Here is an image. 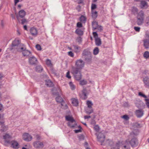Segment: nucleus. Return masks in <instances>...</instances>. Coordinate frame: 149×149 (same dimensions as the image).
I'll list each match as a JSON object with an SVG mask.
<instances>
[{"instance_id": "nucleus-5", "label": "nucleus", "mask_w": 149, "mask_h": 149, "mask_svg": "<svg viewBox=\"0 0 149 149\" xmlns=\"http://www.w3.org/2000/svg\"><path fill=\"white\" fill-rule=\"evenodd\" d=\"M106 133L104 131H102L99 133H96V135L97 136V138L98 141L102 143L104 141L105 139V134Z\"/></svg>"}, {"instance_id": "nucleus-10", "label": "nucleus", "mask_w": 149, "mask_h": 149, "mask_svg": "<svg viewBox=\"0 0 149 149\" xmlns=\"http://www.w3.org/2000/svg\"><path fill=\"white\" fill-rule=\"evenodd\" d=\"M88 93V91L86 88H84L80 94V96L82 99L85 100L87 98V95Z\"/></svg>"}, {"instance_id": "nucleus-35", "label": "nucleus", "mask_w": 149, "mask_h": 149, "mask_svg": "<svg viewBox=\"0 0 149 149\" xmlns=\"http://www.w3.org/2000/svg\"><path fill=\"white\" fill-rule=\"evenodd\" d=\"M120 144L117 143L115 145L113 146V145L111 146L112 149H119V146Z\"/></svg>"}, {"instance_id": "nucleus-20", "label": "nucleus", "mask_w": 149, "mask_h": 149, "mask_svg": "<svg viewBox=\"0 0 149 149\" xmlns=\"http://www.w3.org/2000/svg\"><path fill=\"white\" fill-rule=\"evenodd\" d=\"M143 45L145 48H149V40L145 39L143 40Z\"/></svg>"}, {"instance_id": "nucleus-31", "label": "nucleus", "mask_w": 149, "mask_h": 149, "mask_svg": "<svg viewBox=\"0 0 149 149\" xmlns=\"http://www.w3.org/2000/svg\"><path fill=\"white\" fill-rule=\"evenodd\" d=\"M106 143L112 146L113 143V141L110 139H108L106 141Z\"/></svg>"}, {"instance_id": "nucleus-37", "label": "nucleus", "mask_w": 149, "mask_h": 149, "mask_svg": "<svg viewBox=\"0 0 149 149\" xmlns=\"http://www.w3.org/2000/svg\"><path fill=\"white\" fill-rule=\"evenodd\" d=\"M143 56L146 59L148 58L149 57V52L148 51L145 52L143 55Z\"/></svg>"}, {"instance_id": "nucleus-18", "label": "nucleus", "mask_w": 149, "mask_h": 149, "mask_svg": "<svg viewBox=\"0 0 149 149\" xmlns=\"http://www.w3.org/2000/svg\"><path fill=\"white\" fill-rule=\"evenodd\" d=\"M3 138L5 140V141L6 143H10V141L8 139L11 138V136L8 134H6L3 136Z\"/></svg>"}, {"instance_id": "nucleus-16", "label": "nucleus", "mask_w": 149, "mask_h": 149, "mask_svg": "<svg viewBox=\"0 0 149 149\" xmlns=\"http://www.w3.org/2000/svg\"><path fill=\"white\" fill-rule=\"evenodd\" d=\"M20 43V41L19 40L15 39L12 43V47L11 48V50H12L15 47H16V46L19 45Z\"/></svg>"}, {"instance_id": "nucleus-33", "label": "nucleus", "mask_w": 149, "mask_h": 149, "mask_svg": "<svg viewBox=\"0 0 149 149\" xmlns=\"http://www.w3.org/2000/svg\"><path fill=\"white\" fill-rule=\"evenodd\" d=\"M92 16L93 18H96L97 16V13L96 11H94L93 10H91Z\"/></svg>"}, {"instance_id": "nucleus-41", "label": "nucleus", "mask_w": 149, "mask_h": 149, "mask_svg": "<svg viewBox=\"0 0 149 149\" xmlns=\"http://www.w3.org/2000/svg\"><path fill=\"white\" fill-rule=\"evenodd\" d=\"M46 64L49 66H51L52 65V64L51 63V61L49 59H47L46 61Z\"/></svg>"}, {"instance_id": "nucleus-49", "label": "nucleus", "mask_w": 149, "mask_h": 149, "mask_svg": "<svg viewBox=\"0 0 149 149\" xmlns=\"http://www.w3.org/2000/svg\"><path fill=\"white\" fill-rule=\"evenodd\" d=\"M122 118L126 120H128L129 119V118L127 115H124L122 116Z\"/></svg>"}, {"instance_id": "nucleus-54", "label": "nucleus", "mask_w": 149, "mask_h": 149, "mask_svg": "<svg viewBox=\"0 0 149 149\" xmlns=\"http://www.w3.org/2000/svg\"><path fill=\"white\" fill-rule=\"evenodd\" d=\"M93 35L94 36V38H95H95H98V34L96 32H93Z\"/></svg>"}, {"instance_id": "nucleus-12", "label": "nucleus", "mask_w": 149, "mask_h": 149, "mask_svg": "<svg viewBox=\"0 0 149 149\" xmlns=\"http://www.w3.org/2000/svg\"><path fill=\"white\" fill-rule=\"evenodd\" d=\"M22 137L23 139L26 141H30L32 139V136L27 133H25L23 134Z\"/></svg>"}, {"instance_id": "nucleus-59", "label": "nucleus", "mask_w": 149, "mask_h": 149, "mask_svg": "<svg viewBox=\"0 0 149 149\" xmlns=\"http://www.w3.org/2000/svg\"><path fill=\"white\" fill-rule=\"evenodd\" d=\"M97 29L98 30L100 31L102 30L103 29L102 27L101 26H99V27Z\"/></svg>"}, {"instance_id": "nucleus-9", "label": "nucleus", "mask_w": 149, "mask_h": 149, "mask_svg": "<svg viewBox=\"0 0 149 149\" xmlns=\"http://www.w3.org/2000/svg\"><path fill=\"white\" fill-rule=\"evenodd\" d=\"M84 62L81 60H78L76 61L75 65L76 67L79 69H81L84 67Z\"/></svg>"}, {"instance_id": "nucleus-40", "label": "nucleus", "mask_w": 149, "mask_h": 149, "mask_svg": "<svg viewBox=\"0 0 149 149\" xmlns=\"http://www.w3.org/2000/svg\"><path fill=\"white\" fill-rule=\"evenodd\" d=\"M69 84L70 86V88L72 90H74L75 89V86L74 85V84H73L72 82H70L69 83Z\"/></svg>"}, {"instance_id": "nucleus-32", "label": "nucleus", "mask_w": 149, "mask_h": 149, "mask_svg": "<svg viewBox=\"0 0 149 149\" xmlns=\"http://www.w3.org/2000/svg\"><path fill=\"white\" fill-rule=\"evenodd\" d=\"M76 33L79 35H82L83 34V32L82 30L80 29H77L75 31Z\"/></svg>"}, {"instance_id": "nucleus-50", "label": "nucleus", "mask_w": 149, "mask_h": 149, "mask_svg": "<svg viewBox=\"0 0 149 149\" xmlns=\"http://www.w3.org/2000/svg\"><path fill=\"white\" fill-rule=\"evenodd\" d=\"M134 29L136 31L139 32L140 31V28L139 27H134Z\"/></svg>"}, {"instance_id": "nucleus-57", "label": "nucleus", "mask_w": 149, "mask_h": 149, "mask_svg": "<svg viewBox=\"0 0 149 149\" xmlns=\"http://www.w3.org/2000/svg\"><path fill=\"white\" fill-rule=\"evenodd\" d=\"M21 23L22 24H24L26 22V20L25 19H23L21 20Z\"/></svg>"}, {"instance_id": "nucleus-61", "label": "nucleus", "mask_w": 149, "mask_h": 149, "mask_svg": "<svg viewBox=\"0 0 149 149\" xmlns=\"http://www.w3.org/2000/svg\"><path fill=\"white\" fill-rule=\"evenodd\" d=\"M88 143L87 142H85L84 144V146L86 148L88 147Z\"/></svg>"}, {"instance_id": "nucleus-30", "label": "nucleus", "mask_w": 149, "mask_h": 149, "mask_svg": "<svg viewBox=\"0 0 149 149\" xmlns=\"http://www.w3.org/2000/svg\"><path fill=\"white\" fill-rule=\"evenodd\" d=\"M73 47L74 48V51L76 53H78L80 52V47L78 46L74 45Z\"/></svg>"}, {"instance_id": "nucleus-51", "label": "nucleus", "mask_w": 149, "mask_h": 149, "mask_svg": "<svg viewBox=\"0 0 149 149\" xmlns=\"http://www.w3.org/2000/svg\"><path fill=\"white\" fill-rule=\"evenodd\" d=\"M36 48L38 50H40L41 49L40 46L39 44H37L36 45Z\"/></svg>"}, {"instance_id": "nucleus-48", "label": "nucleus", "mask_w": 149, "mask_h": 149, "mask_svg": "<svg viewBox=\"0 0 149 149\" xmlns=\"http://www.w3.org/2000/svg\"><path fill=\"white\" fill-rule=\"evenodd\" d=\"M76 40L78 42L80 43L82 41V38L80 37H78L77 38Z\"/></svg>"}, {"instance_id": "nucleus-58", "label": "nucleus", "mask_w": 149, "mask_h": 149, "mask_svg": "<svg viewBox=\"0 0 149 149\" xmlns=\"http://www.w3.org/2000/svg\"><path fill=\"white\" fill-rule=\"evenodd\" d=\"M3 105L2 104L0 103V111H2L3 109Z\"/></svg>"}, {"instance_id": "nucleus-27", "label": "nucleus", "mask_w": 149, "mask_h": 149, "mask_svg": "<svg viewBox=\"0 0 149 149\" xmlns=\"http://www.w3.org/2000/svg\"><path fill=\"white\" fill-rule=\"evenodd\" d=\"M71 100L72 103L74 106H77L78 105V102L77 99L76 98H72Z\"/></svg>"}, {"instance_id": "nucleus-64", "label": "nucleus", "mask_w": 149, "mask_h": 149, "mask_svg": "<svg viewBox=\"0 0 149 149\" xmlns=\"http://www.w3.org/2000/svg\"><path fill=\"white\" fill-rule=\"evenodd\" d=\"M68 106H67V105L66 104H65V107H64V109H67L68 108Z\"/></svg>"}, {"instance_id": "nucleus-3", "label": "nucleus", "mask_w": 149, "mask_h": 149, "mask_svg": "<svg viewBox=\"0 0 149 149\" xmlns=\"http://www.w3.org/2000/svg\"><path fill=\"white\" fill-rule=\"evenodd\" d=\"M65 119L66 120L69 121L68 123V125L70 128L74 129L77 127V124L72 117L69 115L67 116H65Z\"/></svg>"}, {"instance_id": "nucleus-43", "label": "nucleus", "mask_w": 149, "mask_h": 149, "mask_svg": "<svg viewBox=\"0 0 149 149\" xmlns=\"http://www.w3.org/2000/svg\"><path fill=\"white\" fill-rule=\"evenodd\" d=\"M87 81L86 80H83L80 81V84L82 85H84L86 84H87Z\"/></svg>"}, {"instance_id": "nucleus-60", "label": "nucleus", "mask_w": 149, "mask_h": 149, "mask_svg": "<svg viewBox=\"0 0 149 149\" xmlns=\"http://www.w3.org/2000/svg\"><path fill=\"white\" fill-rule=\"evenodd\" d=\"M91 117L90 116H84L85 119H88L91 118Z\"/></svg>"}, {"instance_id": "nucleus-24", "label": "nucleus", "mask_w": 149, "mask_h": 149, "mask_svg": "<svg viewBox=\"0 0 149 149\" xmlns=\"http://www.w3.org/2000/svg\"><path fill=\"white\" fill-rule=\"evenodd\" d=\"M141 7L142 8H147L148 6L147 2L143 1H141Z\"/></svg>"}, {"instance_id": "nucleus-56", "label": "nucleus", "mask_w": 149, "mask_h": 149, "mask_svg": "<svg viewBox=\"0 0 149 149\" xmlns=\"http://www.w3.org/2000/svg\"><path fill=\"white\" fill-rule=\"evenodd\" d=\"M77 26L78 27L80 28L82 27V24L81 22H78L77 24Z\"/></svg>"}, {"instance_id": "nucleus-44", "label": "nucleus", "mask_w": 149, "mask_h": 149, "mask_svg": "<svg viewBox=\"0 0 149 149\" xmlns=\"http://www.w3.org/2000/svg\"><path fill=\"white\" fill-rule=\"evenodd\" d=\"M97 8L96 5L93 3H92L91 4V10H93Z\"/></svg>"}, {"instance_id": "nucleus-14", "label": "nucleus", "mask_w": 149, "mask_h": 149, "mask_svg": "<svg viewBox=\"0 0 149 149\" xmlns=\"http://www.w3.org/2000/svg\"><path fill=\"white\" fill-rule=\"evenodd\" d=\"M22 52V53L24 56L29 57L31 56V52L29 51L26 50L24 48Z\"/></svg>"}, {"instance_id": "nucleus-39", "label": "nucleus", "mask_w": 149, "mask_h": 149, "mask_svg": "<svg viewBox=\"0 0 149 149\" xmlns=\"http://www.w3.org/2000/svg\"><path fill=\"white\" fill-rule=\"evenodd\" d=\"M80 20L81 22L84 23L86 21L85 17L83 16H81L80 18Z\"/></svg>"}, {"instance_id": "nucleus-63", "label": "nucleus", "mask_w": 149, "mask_h": 149, "mask_svg": "<svg viewBox=\"0 0 149 149\" xmlns=\"http://www.w3.org/2000/svg\"><path fill=\"white\" fill-rule=\"evenodd\" d=\"M3 77V75L2 74L0 73V80H1Z\"/></svg>"}, {"instance_id": "nucleus-52", "label": "nucleus", "mask_w": 149, "mask_h": 149, "mask_svg": "<svg viewBox=\"0 0 149 149\" xmlns=\"http://www.w3.org/2000/svg\"><path fill=\"white\" fill-rule=\"evenodd\" d=\"M68 55L71 57H73L74 55L73 53L71 51H70L68 52Z\"/></svg>"}, {"instance_id": "nucleus-4", "label": "nucleus", "mask_w": 149, "mask_h": 149, "mask_svg": "<svg viewBox=\"0 0 149 149\" xmlns=\"http://www.w3.org/2000/svg\"><path fill=\"white\" fill-rule=\"evenodd\" d=\"M82 57L86 61H89L92 59L91 54V52L87 49L84 50L82 53Z\"/></svg>"}, {"instance_id": "nucleus-2", "label": "nucleus", "mask_w": 149, "mask_h": 149, "mask_svg": "<svg viewBox=\"0 0 149 149\" xmlns=\"http://www.w3.org/2000/svg\"><path fill=\"white\" fill-rule=\"evenodd\" d=\"M81 70L76 67H73L72 68L71 73L73 74L74 78L77 80H80L81 78Z\"/></svg>"}, {"instance_id": "nucleus-36", "label": "nucleus", "mask_w": 149, "mask_h": 149, "mask_svg": "<svg viewBox=\"0 0 149 149\" xmlns=\"http://www.w3.org/2000/svg\"><path fill=\"white\" fill-rule=\"evenodd\" d=\"M99 52V49L97 47H95L93 50V53L95 55L97 54Z\"/></svg>"}, {"instance_id": "nucleus-34", "label": "nucleus", "mask_w": 149, "mask_h": 149, "mask_svg": "<svg viewBox=\"0 0 149 149\" xmlns=\"http://www.w3.org/2000/svg\"><path fill=\"white\" fill-rule=\"evenodd\" d=\"M43 70V68L40 65H38L36 67V70L39 72H40Z\"/></svg>"}, {"instance_id": "nucleus-22", "label": "nucleus", "mask_w": 149, "mask_h": 149, "mask_svg": "<svg viewBox=\"0 0 149 149\" xmlns=\"http://www.w3.org/2000/svg\"><path fill=\"white\" fill-rule=\"evenodd\" d=\"M45 84L48 87H52L53 86V84L49 79H47L45 80Z\"/></svg>"}, {"instance_id": "nucleus-38", "label": "nucleus", "mask_w": 149, "mask_h": 149, "mask_svg": "<svg viewBox=\"0 0 149 149\" xmlns=\"http://www.w3.org/2000/svg\"><path fill=\"white\" fill-rule=\"evenodd\" d=\"M132 12L134 14H137L138 12V9L136 7H133L132 10Z\"/></svg>"}, {"instance_id": "nucleus-62", "label": "nucleus", "mask_w": 149, "mask_h": 149, "mask_svg": "<svg viewBox=\"0 0 149 149\" xmlns=\"http://www.w3.org/2000/svg\"><path fill=\"white\" fill-rule=\"evenodd\" d=\"M19 0H14L15 5H16V4L19 2Z\"/></svg>"}, {"instance_id": "nucleus-45", "label": "nucleus", "mask_w": 149, "mask_h": 149, "mask_svg": "<svg viewBox=\"0 0 149 149\" xmlns=\"http://www.w3.org/2000/svg\"><path fill=\"white\" fill-rule=\"evenodd\" d=\"M78 127L79 128V130H74V132L75 133H77L79 132H81V127L80 126H78Z\"/></svg>"}, {"instance_id": "nucleus-17", "label": "nucleus", "mask_w": 149, "mask_h": 149, "mask_svg": "<svg viewBox=\"0 0 149 149\" xmlns=\"http://www.w3.org/2000/svg\"><path fill=\"white\" fill-rule=\"evenodd\" d=\"M135 113L137 117L140 118L143 116V111L142 110L139 109L136 111Z\"/></svg>"}, {"instance_id": "nucleus-11", "label": "nucleus", "mask_w": 149, "mask_h": 149, "mask_svg": "<svg viewBox=\"0 0 149 149\" xmlns=\"http://www.w3.org/2000/svg\"><path fill=\"white\" fill-rule=\"evenodd\" d=\"M28 61L29 64L31 65H36L38 62L37 59L34 56L29 57Z\"/></svg>"}, {"instance_id": "nucleus-13", "label": "nucleus", "mask_w": 149, "mask_h": 149, "mask_svg": "<svg viewBox=\"0 0 149 149\" xmlns=\"http://www.w3.org/2000/svg\"><path fill=\"white\" fill-rule=\"evenodd\" d=\"M33 146L36 148H42L43 147L44 145L40 141H37L33 143Z\"/></svg>"}, {"instance_id": "nucleus-29", "label": "nucleus", "mask_w": 149, "mask_h": 149, "mask_svg": "<svg viewBox=\"0 0 149 149\" xmlns=\"http://www.w3.org/2000/svg\"><path fill=\"white\" fill-rule=\"evenodd\" d=\"M21 45L19 44V45H18L16 46V47H15L13 49H16L17 51L18 52H21L23 51L24 49V47H21Z\"/></svg>"}, {"instance_id": "nucleus-6", "label": "nucleus", "mask_w": 149, "mask_h": 149, "mask_svg": "<svg viewBox=\"0 0 149 149\" xmlns=\"http://www.w3.org/2000/svg\"><path fill=\"white\" fill-rule=\"evenodd\" d=\"M143 12L142 11H141L137 15L136 22L138 25H140L142 24L143 21Z\"/></svg>"}, {"instance_id": "nucleus-28", "label": "nucleus", "mask_w": 149, "mask_h": 149, "mask_svg": "<svg viewBox=\"0 0 149 149\" xmlns=\"http://www.w3.org/2000/svg\"><path fill=\"white\" fill-rule=\"evenodd\" d=\"M101 41L99 38H97L95 39V44L96 45L99 46L101 44Z\"/></svg>"}, {"instance_id": "nucleus-42", "label": "nucleus", "mask_w": 149, "mask_h": 149, "mask_svg": "<svg viewBox=\"0 0 149 149\" xmlns=\"http://www.w3.org/2000/svg\"><path fill=\"white\" fill-rule=\"evenodd\" d=\"M94 130L97 132H98L100 130V127L98 125H95L94 127Z\"/></svg>"}, {"instance_id": "nucleus-47", "label": "nucleus", "mask_w": 149, "mask_h": 149, "mask_svg": "<svg viewBox=\"0 0 149 149\" xmlns=\"http://www.w3.org/2000/svg\"><path fill=\"white\" fill-rule=\"evenodd\" d=\"M139 95L141 97H143L146 98H147V96L144 94H143L142 93L140 92L139 93Z\"/></svg>"}, {"instance_id": "nucleus-46", "label": "nucleus", "mask_w": 149, "mask_h": 149, "mask_svg": "<svg viewBox=\"0 0 149 149\" xmlns=\"http://www.w3.org/2000/svg\"><path fill=\"white\" fill-rule=\"evenodd\" d=\"M145 100L146 101V104L147 107L149 108V99H146Z\"/></svg>"}, {"instance_id": "nucleus-7", "label": "nucleus", "mask_w": 149, "mask_h": 149, "mask_svg": "<svg viewBox=\"0 0 149 149\" xmlns=\"http://www.w3.org/2000/svg\"><path fill=\"white\" fill-rule=\"evenodd\" d=\"M120 146L122 149H130V146L128 139H127L125 141H121Z\"/></svg>"}, {"instance_id": "nucleus-19", "label": "nucleus", "mask_w": 149, "mask_h": 149, "mask_svg": "<svg viewBox=\"0 0 149 149\" xmlns=\"http://www.w3.org/2000/svg\"><path fill=\"white\" fill-rule=\"evenodd\" d=\"M56 100L57 102L61 103V105H63L64 101L63 100V99L61 97L58 96L56 97Z\"/></svg>"}, {"instance_id": "nucleus-25", "label": "nucleus", "mask_w": 149, "mask_h": 149, "mask_svg": "<svg viewBox=\"0 0 149 149\" xmlns=\"http://www.w3.org/2000/svg\"><path fill=\"white\" fill-rule=\"evenodd\" d=\"M11 145L12 147L15 149H17L19 148L18 143L16 141H11Z\"/></svg>"}, {"instance_id": "nucleus-23", "label": "nucleus", "mask_w": 149, "mask_h": 149, "mask_svg": "<svg viewBox=\"0 0 149 149\" xmlns=\"http://www.w3.org/2000/svg\"><path fill=\"white\" fill-rule=\"evenodd\" d=\"M92 25L93 30L97 29L99 27L97 22L95 21H94L92 22Z\"/></svg>"}, {"instance_id": "nucleus-26", "label": "nucleus", "mask_w": 149, "mask_h": 149, "mask_svg": "<svg viewBox=\"0 0 149 149\" xmlns=\"http://www.w3.org/2000/svg\"><path fill=\"white\" fill-rule=\"evenodd\" d=\"M26 15V12L23 10H22L19 11V16L20 17L22 18L24 17Z\"/></svg>"}, {"instance_id": "nucleus-53", "label": "nucleus", "mask_w": 149, "mask_h": 149, "mask_svg": "<svg viewBox=\"0 0 149 149\" xmlns=\"http://www.w3.org/2000/svg\"><path fill=\"white\" fill-rule=\"evenodd\" d=\"M79 139L80 140H82L84 139V137L83 135H81L79 136Z\"/></svg>"}, {"instance_id": "nucleus-21", "label": "nucleus", "mask_w": 149, "mask_h": 149, "mask_svg": "<svg viewBox=\"0 0 149 149\" xmlns=\"http://www.w3.org/2000/svg\"><path fill=\"white\" fill-rule=\"evenodd\" d=\"M143 81L145 85L147 87H149V78L147 77H145L143 78Z\"/></svg>"}, {"instance_id": "nucleus-1", "label": "nucleus", "mask_w": 149, "mask_h": 149, "mask_svg": "<svg viewBox=\"0 0 149 149\" xmlns=\"http://www.w3.org/2000/svg\"><path fill=\"white\" fill-rule=\"evenodd\" d=\"M139 134L138 130H134L130 133L127 136V139H128L130 145L132 147H135L137 146L138 144V141L136 137Z\"/></svg>"}, {"instance_id": "nucleus-15", "label": "nucleus", "mask_w": 149, "mask_h": 149, "mask_svg": "<svg viewBox=\"0 0 149 149\" xmlns=\"http://www.w3.org/2000/svg\"><path fill=\"white\" fill-rule=\"evenodd\" d=\"M30 32L31 34L33 36H36L38 35V31L34 27L31 28L30 29Z\"/></svg>"}, {"instance_id": "nucleus-8", "label": "nucleus", "mask_w": 149, "mask_h": 149, "mask_svg": "<svg viewBox=\"0 0 149 149\" xmlns=\"http://www.w3.org/2000/svg\"><path fill=\"white\" fill-rule=\"evenodd\" d=\"M86 104L88 106V107L90 109H86V112L87 113L90 114L93 111V110L92 107V106L93 105V104L91 101L88 100L87 101Z\"/></svg>"}, {"instance_id": "nucleus-55", "label": "nucleus", "mask_w": 149, "mask_h": 149, "mask_svg": "<svg viewBox=\"0 0 149 149\" xmlns=\"http://www.w3.org/2000/svg\"><path fill=\"white\" fill-rule=\"evenodd\" d=\"M66 77L68 79H70L71 78V77L70 75V72L69 71H68L66 73Z\"/></svg>"}]
</instances>
